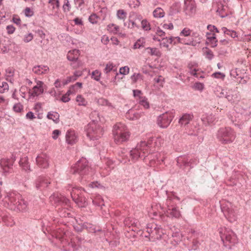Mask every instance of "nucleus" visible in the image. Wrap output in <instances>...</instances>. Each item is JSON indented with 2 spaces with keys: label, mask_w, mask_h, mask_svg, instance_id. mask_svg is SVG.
<instances>
[{
  "label": "nucleus",
  "mask_w": 251,
  "mask_h": 251,
  "mask_svg": "<svg viewBox=\"0 0 251 251\" xmlns=\"http://www.w3.org/2000/svg\"><path fill=\"white\" fill-rule=\"evenodd\" d=\"M0 200L7 203L9 208L15 211H25L27 209V202L18 193L12 192L2 194L0 188Z\"/></svg>",
  "instance_id": "1"
},
{
  "label": "nucleus",
  "mask_w": 251,
  "mask_h": 251,
  "mask_svg": "<svg viewBox=\"0 0 251 251\" xmlns=\"http://www.w3.org/2000/svg\"><path fill=\"white\" fill-rule=\"evenodd\" d=\"M50 201L56 204L59 216L61 217H66L69 213L67 212L68 207L70 206V201L62 195L54 194L50 197Z\"/></svg>",
  "instance_id": "2"
},
{
  "label": "nucleus",
  "mask_w": 251,
  "mask_h": 251,
  "mask_svg": "<svg viewBox=\"0 0 251 251\" xmlns=\"http://www.w3.org/2000/svg\"><path fill=\"white\" fill-rule=\"evenodd\" d=\"M216 137L222 144H228L234 141L236 133L230 127H221L217 131Z\"/></svg>",
  "instance_id": "3"
},
{
  "label": "nucleus",
  "mask_w": 251,
  "mask_h": 251,
  "mask_svg": "<svg viewBox=\"0 0 251 251\" xmlns=\"http://www.w3.org/2000/svg\"><path fill=\"white\" fill-rule=\"evenodd\" d=\"M113 135L114 141L117 144L126 141L129 137V132L126 126L122 123H118L114 126Z\"/></svg>",
  "instance_id": "4"
},
{
  "label": "nucleus",
  "mask_w": 251,
  "mask_h": 251,
  "mask_svg": "<svg viewBox=\"0 0 251 251\" xmlns=\"http://www.w3.org/2000/svg\"><path fill=\"white\" fill-rule=\"evenodd\" d=\"M153 138L150 139L148 143L145 141H141L137 145L136 147L130 151V155L132 159L134 160H137L139 157H146L145 154L148 152L149 148L151 145V141Z\"/></svg>",
  "instance_id": "5"
},
{
  "label": "nucleus",
  "mask_w": 251,
  "mask_h": 251,
  "mask_svg": "<svg viewBox=\"0 0 251 251\" xmlns=\"http://www.w3.org/2000/svg\"><path fill=\"white\" fill-rule=\"evenodd\" d=\"M91 170V169L90 168L86 159L82 158L76 163L74 167H72L71 172L74 174H78L83 178L85 176H88ZM88 178V176L85 177V179Z\"/></svg>",
  "instance_id": "6"
},
{
  "label": "nucleus",
  "mask_w": 251,
  "mask_h": 251,
  "mask_svg": "<svg viewBox=\"0 0 251 251\" xmlns=\"http://www.w3.org/2000/svg\"><path fill=\"white\" fill-rule=\"evenodd\" d=\"M96 122H97V119H93L87 126L86 135L90 140H98L103 134L102 128L97 124Z\"/></svg>",
  "instance_id": "7"
},
{
  "label": "nucleus",
  "mask_w": 251,
  "mask_h": 251,
  "mask_svg": "<svg viewBox=\"0 0 251 251\" xmlns=\"http://www.w3.org/2000/svg\"><path fill=\"white\" fill-rule=\"evenodd\" d=\"M221 208L226 218L230 223L234 222L237 220V215L236 208L230 202L222 203L221 205Z\"/></svg>",
  "instance_id": "8"
},
{
  "label": "nucleus",
  "mask_w": 251,
  "mask_h": 251,
  "mask_svg": "<svg viewBox=\"0 0 251 251\" xmlns=\"http://www.w3.org/2000/svg\"><path fill=\"white\" fill-rule=\"evenodd\" d=\"M175 199H176L178 201H180V198L175 196L174 193L171 194V195H168L166 202V204L168 208L167 212L171 217L179 218L181 216V214L178 208L172 204V201Z\"/></svg>",
  "instance_id": "9"
},
{
  "label": "nucleus",
  "mask_w": 251,
  "mask_h": 251,
  "mask_svg": "<svg viewBox=\"0 0 251 251\" xmlns=\"http://www.w3.org/2000/svg\"><path fill=\"white\" fill-rule=\"evenodd\" d=\"M85 192L80 189L74 188L71 192L73 200L80 207H85L87 204Z\"/></svg>",
  "instance_id": "10"
},
{
  "label": "nucleus",
  "mask_w": 251,
  "mask_h": 251,
  "mask_svg": "<svg viewBox=\"0 0 251 251\" xmlns=\"http://www.w3.org/2000/svg\"><path fill=\"white\" fill-rule=\"evenodd\" d=\"M175 116V112H166L160 115L157 119V124L161 128H166L170 124Z\"/></svg>",
  "instance_id": "11"
},
{
  "label": "nucleus",
  "mask_w": 251,
  "mask_h": 251,
  "mask_svg": "<svg viewBox=\"0 0 251 251\" xmlns=\"http://www.w3.org/2000/svg\"><path fill=\"white\" fill-rule=\"evenodd\" d=\"M147 232L148 233V235H145V237H151L154 239H158L161 237V229L155 224L151 223L148 224L147 226Z\"/></svg>",
  "instance_id": "12"
},
{
  "label": "nucleus",
  "mask_w": 251,
  "mask_h": 251,
  "mask_svg": "<svg viewBox=\"0 0 251 251\" xmlns=\"http://www.w3.org/2000/svg\"><path fill=\"white\" fill-rule=\"evenodd\" d=\"M13 162L14 161L10 159H2L0 160L1 172L4 176H6L13 172L12 168Z\"/></svg>",
  "instance_id": "13"
},
{
  "label": "nucleus",
  "mask_w": 251,
  "mask_h": 251,
  "mask_svg": "<svg viewBox=\"0 0 251 251\" xmlns=\"http://www.w3.org/2000/svg\"><path fill=\"white\" fill-rule=\"evenodd\" d=\"M183 11L186 15L192 17L196 12V5L194 0H184Z\"/></svg>",
  "instance_id": "14"
},
{
  "label": "nucleus",
  "mask_w": 251,
  "mask_h": 251,
  "mask_svg": "<svg viewBox=\"0 0 251 251\" xmlns=\"http://www.w3.org/2000/svg\"><path fill=\"white\" fill-rule=\"evenodd\" d=\"M221 238L222 240L225 238L226 240L231 244H235L237 243V238L235 234L228 228H226L223 234L221 232Z\"/></svg>",
  "instance_id": "15"
},
{
  "label": "nucleus",
  "mask_w": 251,
  "mask_h": 251,
  "mask_svg": "<svg viewBox=\"0 0 251 251\" xmlns=\"http://www.w3.org/2000/svg\"><path fill=\"white\" fill-rule=\"evenodd\" d=\"M167 40V41H169L170 44L173 43L174 44H176L177 43H180L185 45H192L195 46V44L194 43V41L193 38L191 39L187 40L185 38H180L179 37H170L169 39H166Z\"/></svg>",
  "instance_id": "16"
},
{
  "label": "nucleus",
  "mask_w": 251,
  "mask_h": 251,
  "mask_svg": "<svg viewBox=\"0 0 251 251\" xmlns=\"http://www.w3.org/2000/svg\"><path fill=\"white\" fill-rule=\"evenodd\" d=\"M49 156L45 153H42L38 155L36 158L37 165L42 168H47L49 166Z\"/></svg>",
  "instance_id": "17"
},
{
  "label": "nucleus",
  "mask_w": 251,
  "mask_h": 251,
  "mask_svg": "<svg viewBox=\"0 0 251 251\" xmlns=\"http://www.w3.org/2000/svg\"><path fill=\"white\" fill-rule=\"evenodd\" d=\"M50 183V181L43 176H39L36 180L35 184L37 189L45 188Z\"/></svg>",
  "instance_id": "18"
},
{
  "label": "nucleus",
  "mask_w": 251,
  "mask_h": 251,
  "mask_svg": "<svg viewBox=\"0 0 251 251\" xmlns=\"http://www.w3.org/2000/svg\"><path fill=\"white\" fill-rule=\"evenodd\" d=\"M32 71L38 75L46 74L49 71V68L47 66L37 65L33 67Z\"/></svg>",
  "instance_id": "19"
},
{
  "label": "nucleus",
  "mask_w": 251,
  "mask_h": 251,
  "mask_svg": "<svg viewBox=\"0 0 251 251\" xmlns=\"http://www.w3.org/2000/svg\"><path fill=\"white\" fill-rule=\"evenodd\" d=\"M193 117V115L191 114H184L180 118L178 123L181 126H185L189 123Z\"/></svg>",
  "instance_id": "20"
},
{
  "label": "nucleus",
  "mask_w": 251,
  "mask_h": 251,
  "mask_svg": "<svg viewBox=\"0 0 251 251\" xmlns=\"http://www.w3.org/2000/svg\"><path fill=\"white\" fill-rule=\"evenodd\" d=\"M66 140L68 144L73 145L77 141V137L74 131H68L66 134Z\"/></svg>",
  "instance_id": "21"
},
{
  "label": "nucleus",
  "mask_w": 251,
  "mask_h": 251,
  "mask_svg": "<svg viewBox=\"0 0 251 251\" xmlns=\"http://www.w3.org/2000/svg\"><path fill=\"white\" fill-rule=\"evenodd\" d=\"M43 84V82L39 81L37 82V85L33 87V91L31 93V95L33 97H35L42 94L44 91Z\"/></svg>",
  "instance_id": "22"
},
{
  "label": "nucleus",
  "mask_w": 251,
  "mask_h": 251,
  "mask_svg": "<svg viewBox=\"0 0 251 251\" xmlns=\"http://www.w3.org/2000/svg\"><path fill=\"white\" fill-rule=\"evenodd\" d=\"M177 165L178 167H181L182 166L187 167L189 166L190 161H188V157L185 156H180L176 159Z\"/></svg>",
  "instance_id": "23"
},
{
  "label": "nucleus",
  "mask_w": 251,
  "mask_h": 251,
  "mask_svg": "<svg viewBox=\"0 0 251 251\" xmlns=\"http://www.w3.org/2000/svg\"><path fill=\"white\" fill-rule=\"evenodd\" d=\"M20 166L22 167L23 170L25 171H31L30 166L28 161V158L27 156H24L21 158L19 161Z\"/></svg>",
  "instance_id": "24"
},
{
  "label": "nucleus",
  "mask_w": 251,
  "mask_h": 251,
  "mask_svg": "<svg viewBox=\"0 0 251 251\" xmlns=\"http://www.w3.org/2000/svg\"><path fill=\"white\" fill-rule=\"evenodd\" d=\"M79 51L76 49L69 51L67 55V59L70 61L77 60L79 55Z\"/></svg>",
  "instance_id": "25"
},
{
  "label": "nucleus",
  "mask_w": 251,
  "mask_h": 251,
  "mask_svg": "<svg viewBox=\"0 0 251 251\" xmlns=\"http://www.w3.org/2000/svg\"><path fill=\"white\" fill-rule=\"evenodd\" d=\"M206 37L208 41L210 43L211 47L214 48L217 46V43L218 40L214 33L211 34V33L207 32L206 33Z\"/></svg>",
  "instance_id": "26"
},
{
  "label": "nucleus",
  "mask_w": 251,
  "mask_h": 251,
  "mask_svg": "<svg viewBox=\"0 0 251 251\" xmlns=\"http://www.w3.org/2000/svg\"><path fill=\"white\" fill-rule=\"evenodd\" d=\"M236 109L238 113L245 116H249L251 114L250 108L247 106L243 108L241 105H239L236 107Z\"/></svg>",
  "instance_id": "27"
},
{
  "label": "nucleus",
  "mask_w": 251,
  "mask_h": 251,
  "mask_svg": "<svg viewBox=\"0 0 251 251\" xmlns=\"http://www.w3.org/2000/svg\"><path fill=\"white\" fill-rule=\"evenodd\" d=\"M136 220L131 218H127L124 221V224L126 226H128L129 227H130V226H132L131 230L133 231H135V229L133 228L134 227L136 226L137 222H135Z\"/></svg>",
  "instance_id": "28"
},
{
  "label": "nucleus",
  "mask_w": 251,
  "mask_h": 251,
  "mask_svg": "<svg viewBox=\"0 0 251 251\" xmlns=\"http://www.w3.org/2000/svg\"><path fill=\"white\" fill-rule=\"evenodd\" d=\"M145 39L144 38H140L137 40V41L134 43L133 49H140L141 48H143L145 47Z\"/></svg>",
  "instance_id": "29"
},
{
  "label": "nucleus",
  "mask_w": 251,
  "mask_h": 251,
  "mask_svg": "<svg viewBox=\"0 0 251 251\" xmlns=\"http://www.w3.org/2000/svg\"><path fill=\"white\" fill-rule=\"evenodd\" d=\"M83 225L84 229H87L90 232L96 233L97 231H100V232L102 231V230L101 229H98V230H97L95 229V228H94L93 227V226L92 224H90V223H84L83 224Z\"/></svg>",
  "instance_id": "30"
},
{
  "label": "nucleus",
  "mask_w": 251,
  "mask_h": 251,
  "mask_svg": "<svg viewBox=\"0 0 251 251\" xmlns=\"http://www.w3.org/2000/svg\"><path fill=\"white\" fill-rule=\"evenodd\" d=\"M47 117L48 119L52 120L57 123L59 121V115L57 112H49L48 113Z\"/></svg>",
  "instance_id": "31"
},
{
  "label": "nucleus",
  "mask_w": 251,
  "mask_h": 251,
  "mask_svg": "<svg viewBox=\"0 0 251 251\" xmlns=\"http://www.w3.org/2000/svg\"><path fill=\"white\" fill-rule=\"evenodd\" d=\"M153 15L155 18H162L164 16V12L163 9L158 7L153 11Z\"/></svg>",
  "instance_id": "32"
},
{
  "label": "nucleus",
  "mask_w": 251,
  "mask_h": 251,
  "mask_svg": "<svg viewBox=\"0 0 251 251\" xmlns=\"http://www.w3.org/2000/svg\"><path fill=\"white\" fill-rule=\"evenodd\" d=\"M222 30L224 32V34L228 35L231 36L232 38H235L237 36V33L233 30H230L227 29L225 27H223L222 28Z\"/></svg>",
  "instance_id": "33"
},
{
  "label": "nucleus",
  "mask_w": 251,
  "mask_h": 251,
  "mask_svg": "<svg viewBox=\"0 0 251 251\" xmlns=\"http://www.w3.org/2000/svg\"><path fill=\"white\" fill-rule=\"evenodd\" d=\"M62 8L64 13H68L70 11L71 5L69 0H64Z\"/></svg>",
  "instance_id": "34"
},
{
  "label": "nucleus",
  "mask_w": 251,
  "mask_h": 251,
  "mask_svg": "<svg viewBox=\"0 0 251 251\" xmlns=\"http://www.w3.org/2000/svg\"><path fill=\"white\" fill-rule=\"evenodd\" d=\"M146 50H148V53L151 55H155L157 56H159L160 55V52L156 48L148 47L147 48Z\"/></svg>",
  "instance_id": "35"
},
{
  "label": "nucleus",
  "mask_w": 251,
  "mask_h": 251,
  "mask_svg": "<svg viewBox=\"0 0 251 251\" xmlns=\"http://www.w3.org/2000/svg\"><path fill=\"white\" fill-rule=\"evenodd\" d=\"M119 27L114 24L109 25L107 26V29L110 32H113L114 34H116L119 31Z\"/></svg>",
  "instance_id": "36"
},
{
  "label": "nucleus",
  "mask_w": 251,
  "mask_h": 251,
  "mask_svg": "<svg viewBox=\"0 0 251 251\" xmlns=\"http://www.w3.org/2000/svg\"><path fill=\"white\" fill-rule=\"evenodd\" d=\"M139 103L146 109H148L150 107L149 103L145 97H140Z\"/></svg>",
  "instance_id": "37"
},
{
  "label": "nucleus",
  "mask_w": 251,
  "mask_h": 251,
  "mask_svg": "<svg viewBox=\"0 0 251 251\" xmlns=\"http://www.w3.org/2000/svg\"><path fill=\"white\" fill-rule=\"evenodd\" d=\"M76 101L79 105L85 106L87 104V101L81 95H78L76 98Z\"/></svg>",
  "instance_id": "38"
},
{
  "label": "nucleus",
  "mask_w": 251,
  "mask_h": 251,
  "mask_svg": "<svg viewBox=\"0 0 251 251\" xmlns=\"http://www.w3.org/2000/svg\"><path fill=\"white\" fill-rule=\"evenodd\" d=\"M142 27L145 30H150L151 29L150 24L146 19L142 20L141 22Z\"/></svg>",
  "instance_id": "39"
},
{
  "label": "nucleus",
  "mask_w": 251,
  "mask_h": 251,
  "mask_svg": "<svg viewBox=\"0 0 251 251\" xmlns=\"http://www.w3.org/2000/svg\"><path fill=\"white\" fill-rule=\"evenodd\" d=\"M115 72V70L114 69V66L112 63H108L106 64L105 69H104V72L105 74H107L111 71Z\"/></svg>",
  "instance_id": "40"
},
{
  "label": "nucleus",
  "mask_w": 251,
  "mask_h": 251,
  "mask_svg": "<svg viewBox=\"0 0 251 251\" xmlns=\"http://www.w3.org/2000/svg\"><path fill=\"white\" fill-rule=\"evenodd\" d=\"M99 19L100 17H98L96 14H93L90 16L89 20V22L92 24H95L98 22V20Z\"/></svg>",
  "instance_id": "41"
},
{
  "label": "nucleus",
  "mask_w": 251,
  "mask_h": 251,
  "mask_svg": "<svg viewBox=\"0 0 251 251\" xmlns=\"http://www.w3.org/2000/svg\"><path fill=\"white\" fill-rule=\"evenodd\" d=\"M101 73L98 70H95L92 73V78L96 81H99L100 79Z\"/></svg>",
  "instance_id": "42"
},
{
  "label": "nucleus",
  "mask_w": 251,
  "mask_h": 251,
  "mask_svg": "<svg viewBox=\"0 0 251 251\" xmlns=\"http://www.w3.org/2000/svg\"><path fill=\"white\" fill-rule=\"evenodd\" d=\"M75 77L76 76H70L67 77L66 79H64L62 81L63 85H64V86L66 85L70 82L75 81Z\"/></svg>",
  "instance_id": "43"
},
{
  "label": "nucleus",
  "mask_w": 251,
  "mask_h": 251,
  "mask_svg": "<svg viewBox=\"0 0 251 251\" xmlns=\"http://www.w3.org/2000/svg\"><path fill=\"white\" fill-rule=\"evenodd\" d=\"M117 16L119 19L124 20L126 18V13L124 10H119L117 11Z\"/></svg>",
  "instance_id": "44"
},
{
  "label": "nucleus",
  "mask_w": 251,
  "mask_h": 251,
  "mask_svg": "<svg viewBox=\"0 0 251 251\" xmlns=\"http://www.w3.org/2000/svg\"><path fill=\"white\" fill-rule=\"evenodd\" d=\"M49 3L52 6V9H58L59 7V1L58 0H49Z\"/></svg>",
  "instance_id": "45"
},
{
  "label": "nucleus",
  "mask_w": 251,
  "mask_h": 251,
  "mask_svg": "<svg viewBox=\"0 0 251 251\" xmlns=\"http://www.w3.org/2000/svg\"><path fill=\"white\" fill-rule=\"evenodd\" d=\"M191 32V30L189 28L185 27L181 31L180 35L187 37L190 35Z\"/></svg>",
  "instance_id": "46"
},
{
  "label": "nucleus",
  "mask_w": 251,
  "mask_h": 251,
  "mask_svg": "<svg viewBox=\"0 0 251 251\" xmlns=\"http://www.w3.org/2000/svg\"><path fill=\"white\" fill-rule=\"evenodd\" d=\"M23 108V105L20 103L15 104L13 107L14 111L16 112H21Z\"/></svg>",
  "instance_id": "47"
},
{
  "label": "nucleus",
  "mask_w": 251,
  "mask_h": 251,
  "mask_svg": "<svg viewBox=\"0 0 251 251\" xmlns=\"http://www.w3.org/2000/svg\"><path fill=\"white\" fill-rule=\"evenodd\" d=\"M129 68L127 66H125L120 69V73L122 75H126L129 73Z\"/></svg>",
  "instance_id": "48"
},
{
  "label": "nucleus",
  "mask_w": 251,
  "mask_h": 251,
  "mask_svg": "<svg viewBox=\"0 0 251 251\" xmlns=\"http://www.w3.org/2000/svg\"><path fill=\"white\" fill-rule=\"evenodd\" d=\"M33 38V36L32 33H29L28 34L25 35L24 38V41L25 43H28L30 41H31Z\"/></svg>",
  "instance_id": "49"
},
{
  "label": "nucleus",
  "mask_w": 251,
  "mask_h": 251,
  "mask_svg": "<svg viewBox=\"0 0 251 251\" xmlns=\"http://www.w3.org/2000/svg\"><path fill=\"white\" fill-rule=\"evenodd\" d=\"M6 29L7 33L9 34H11L15 31V28L13 25H8L6 26Z\"/></svg>",
  "instance_id": "50"
},
{
  "label": "nucleus",
  "mask_w": 251,
  "mask_h": 251,
  "mask_svg": "<svg viewBox=\"0 0 251 251\" xmlns=\"http://www.w3.org/2000/svg\"><path fill=\"white\" fill-rule=\"evenodd\" d=\"M204 85L202 83L200 82H196L194 84V88L198 90L201 91L203 90Z\"/></svg>",
  "instance_id": "51"
},
{
  "label": "nucleus",
  "mask_w": 251,
  "mask_h": 251,
  "mask_svg": "<svg viewBox=\"0 0 251 251\" xmlns=\"http://www.w3.org/2000/svg\"><path fill=\"white\" fill-rule=\"evenodd\" d=\"M227 100L231 102V103H233L234 102V96L233 95L231 94L230 93H227V94L226 96V98Z\"/></svg>",
  "instance_id": "52"
},
{
  "label": "nucleus",
  "mask_w": 251,
  "mask_h": 251,
  "mask_svg": "<svg viewBox=\"0 0 251 251\" xmlns=\"http://www.w3.org/2000/svg\"><path fill=\"white\" fill-rule=\"evenodd\" d=\"M166 39H169V38L163 37L162 38V42L160 43V45L164 47L168 48L169 47L168 43H169V41H167V40H166Z\"/></svg>",
  "instance_id": "53"
},
{
  "label": "nucleus",
  "mask_w": 251,
  "mask_h": 251,
  "mask_svg": "<svg viewBox=\"0 0 251 251\" xmlns=\"http://www.w3.org/2000/svg\"><path fill=\"white\" fill-rule=\"evenodd\" d=\"M25 15L26 17H31L33 15V12L29 7H26L25 10Z\"/></svg>",
  "instance_id": "54"
},
{
  "label": "nucleus",
  "mask_w": 251,
  "mask_h": 251,
  "mask_svg": "<svg viewBox=\"0 0 251 251\" xmlns=\"http://www.w3.org/2000/svg\"><path fill=\"white\" fill-rule=\"evenodd\" d=\"M25 117L27 119H28L30 120H33L34 119H35L36 118L35 115H34L33 113L31 111H29V112H27L26 114Z\"/></svg>",
  "instance_id": "55"
},
{
  "label": "nucleus",
  "mask_w": 251,
  "mask_h": 251,
  "mask_svg": "<svg viewBox=\"0 0 251 251\" xmlns=\"http://www.w3.org/2000/svg\"><path fill=\"white\" fill-rule=\"evenodd\" d=\"M70 65L74 68H77L80 65V63L78 61V59L76 60L72 61Z\"/></svg>",
  "instance_id": "56"
},
{
  "label": "nucleus",
  "mask_w": 251,
  "mask_h": 251,
  "mask_svg": "<svg viewBox=\"0 0 251 251\" xmlns=\"http://www.w3.org/2000/svg\"><path fill=\"white\" fill-rule=\"evenodd\" d=\"M205 53H206V57L208 59L211 60L212 58L213 57L214 55H213V52L210 50L208 49L206 51Z\"/></svg>",
  "instance_id": "57"
},
{
  "label": "nucleus",
  "mask_w": 251,
  "mask_h": 251,
  "mask_svg": "<svg viewBox=\"0 0 251 251\" xmlns=\"http://www.w3.org/2000/svg\"><path fill=\"white\" fill-rule=\"evenodd\" d=\"M61 132L59 130L55 129L52 132V138L56 139L58 138V135L60 134Z\"/></svg>",
  "instance_id": "58"
},
{
  "label": "nucleus",
  "mask_w": 251,
  "mask_h": 251,
  "mask_svg": "<svg viewBox=\"0 0 251 251\" xmlns=\"http://www.w3.org/2000/svg\"><path fill=\"white\" fill-rule=\"evenodd\" d=\"M153 81L155 83H160V85L162 86L163 81H162V77L161 76H159L158 77L154 78L153 79Z\"/></svg>",
  "instance_id": "59"
},
{
  "label": "nucleus",
  "mask_w": 251,
  "mask_h": 251,
  "mask_svg": "<svg viewBox=\"0 0 251 251\" xmlns=\"http://www.w3.org/2000/svg\"><path fill=\"white\" fill-rule=\"evenodd\" d=\"M227 92L224 90H222L221 92L218 95V96L220 98H226L227 94Z\"/></svg>",
  "instance_id": "60"
},
{
  "label": "nucleus",
  "mask_w": 251,
  "mask_h": 251,
  "mask_svg": "<svg viewBox=\"0 0 251 251\" xmlns=\"http://www.w3.org/2000/svg\"><path fill=\"white\" fill-rule=\"evenodd\" d=\"M74 227L75 230L78 232H81L82 231V230L84 229L83 224L82 225H79L78 226H74Z\"/></svg>",
  "instance_id": "61"
},
{
  "label": "nucleus",
  "mask_w": 251,
  "mask_h": 251,
  "mask_svg": "<svg viewBox=\"0 0 251 251\" xmlns=\"http://www.w3.org/2000/svg\"><path fill=\"white\" fill-rule=\"evenodd\" d=\"M162 27L164 29H172L174 27L172 23H170L169 24H164L163 25Z\"/></svg>",
  "instance_id": "62"
},
{
  "label": "nucleus",
  "mask_w": 251,
  "mask_h": 251,
  "mask_svg": "<svg viewBox=\"0 0 251 251\" xmlns=\"http://www.w3.org/2000/svg\"><path fill=\"white\" fill-rule=\"evenodd\" d=\"M140 76H141V75L139 74H134V75H133L131 76V78L134 82H135L137 81V80L139 78V77Z\"/></svg>",
  "instance_id": "63"
},
{
  "label": "nucleus",
  "mask_w": 251,
  "mask_h": 251,
  "mask_svg": "<svg viewBox=\"0 0 251 251\" xmlns=\"http://www.w3.org/2000/svg\"><path fill=\"white\" fill-rule=\"evenodd\" d=\"M70 98H69V96L67 94L64 95L62 98H61V100L64 102H67L70 101Z\"/></svg>",
  "instance_id": "64"
}]
</instances>
